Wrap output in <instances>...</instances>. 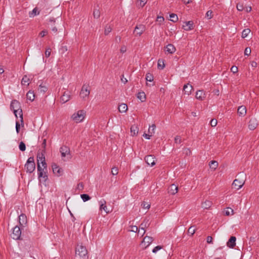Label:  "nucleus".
<instances>
[{"instance_id":"nucleus-1","label":"nucleus","mask_w":259,"mask_h":259,"mask_svg":"<svg viewBox=\"0 0 259 259\" xmlns=\"http://www.w3.org/2000/svg\"><path fill=\"white\" fill-rule=\"evenodd\" d=\"M20 103L17 100H13L11 103V108L13 110L14 113L17 116V113L19 112V115L20 118V121L22 126L24 125L23 113L21 109H20Z\"/></svg>"},{"instance_id":"nucleus-2","label":"nucleus","mask_w":259,"mask_h":259,"mask_svg":"<svg viewBox=\"0 0 259 259\" xmlns=\"http://www.w3.org/2000/svg\"><path fill=\"white\" fill-rule=\"evenodd\" d=\"M76 255H78L82 259H88L89 257L88 250L85 247L81 245H77L75 249Z\"/></svg>"},{"instance_id":"nucleus-3","label":"nucleus","mask_w":259,"mask_h":259,"mask_svg":"<svg viewBox=\"0 0 259 259\" xmlns=\"http://www.w3.org/2000/svg\"><path fill=\"white\" fill-rule=\"evenodd\" d=\"M24 166L27 172L32 173L35 168L34 158L33 157L28 158Z\"/></svg>"},{"instance_id":"nucleus-4","label":"nucleus","mask_w":259,"mask_h":259,"mask_svg":"<svg viewBox=\"0 0 259 259\" xmlns=\"http://www.w3.org/2000/svg\"><path fill=\"white\" fill-rule=\"evenodd\" d=\"M85 112L84 110H79L72 114L71 118L76 123L81 122L84 118Z\"/></svg>"},{"instance_id":"nucleus-5","label":"nucleus","mask_w":259,"mask_h":259,"mask_svg":"<svg viewBox=\"0 0 259 259\" xmlns=\"http://www.w3.org/2000/svg\"><path fill=\"white\" fill-rule=\"evenodd\" d=\"M11 237L15 240H19L20 239L21 235V230L19 226H15L13 229V231L11 234Z\"/></svg>"},{"instance_id":"nucleus-6","label":"nucleus","mask_w":259,"mask_h":259,"mask_svg":"<svg viewBox=\"0 0 259 259\" xmlns=\"http://www.w3.org/2000/svg\"><path fill=\"white\" fill-rule=\"evenodd\" d=\"M37 170L38 171V178H42L43 179H44V181H46V180L47 179V178H48L47 172H46L47 167L44 168V167L41 166L40 165L37 164Z\"/></svg>"},{"instance_id":"nucleus-7","label":"nucleus","mask_w":259,"mask_h":259,"mask_svg":"<svg viewBox=\"0 0 259 259\" xmlns=\"http://www.w3.org/2000/svg\"><path fill=\"white\" fill-rule=\"evenodd\" d=\"M145 30L146 27L144 25L139 24L135 27L134 32L136 36H141Z\"/></svg>"},{"instance_id":"nucleus-8","label":"nucleus","mask_w":259,"mask_h":259,"mask_svg":"<svg viewBox=\"0 0 259 259\" xmlns=\"http://www.w3.org/2000/svg\"><path fill=\"white\" fill-rule=\"evenodd\" d=\"M37 165L40 164H42V166L44 168L47 167V164L46 162L45 157L43 153H38L37 155Z\"/></svg>"},{"instance_id":"nucleus-9","label":"nucleus","mask_w":259,"mask_h":259,"mask_svg":"<svg viewBox=\"0 0 259 259\" xmlns=\"http://www.w3.org/2000/svg\"><path fill=\"white\" fill-rule=\"evenodd\" d=\"M90 94V91L89 89V86L85 84L83 85L80 93V97L84 99L85 98L88 97Z\"/></svg>"},{"instance_id":"nucleus-10","label":"nucleus","mask_w":259,"mask_h":259,"mask_svg":"<svg viewBox=\"0 0 259 259\" xmlns=\"http://www.w3.org/2000/svg\"><path fill=\"white\" fill-rule=\"evenodd\" d=\"M60 152L62 157H65L66 156H69L67 157V159H69L70 158V149L67 146H64L61 147L60 149Z\"/></svg>"},{"instance_id":"nucleus-11","label":"nucleus","mask_w":259,"mask_h":259,"mask_svg":"<svg viewBox=\"0 0 259 259\" xmlns=\"http://www.w3.org/2000/svg\"><path fill=\"white\" fill-rule=\"evenodd\" d=\"M52 167L54 174L57 176L59 177L62 175L63 170L61 168H60L57 164L53 163Z\"/></svg>"},{"instance_id":"nucleus-12","label":"nucleus","mask_w":259,"mask_h":259,"mask_svg":"<svg viewBox=\"0 0 259 259\" xmlns=\"http://www.w3.org/2000/svg\"><path fill=\"white\" fill-rule=\"evenodd\" d=\"M145 161L148 165L152 166L155 164V158L153 155H149L146 156Z\"/></svg>"},{"instance_id":"nucleus-13","label":"nucleus","mask_w":259,"mask_h":259,"mask_svg":"<svg viewBox=\"0 0 259 259\" xmlns=\"http://www.w3.org/2000/svg\"><path fill=\"white\" fill-rule=\"evenodd\" d=\"M244 184V182L243 181L235 179L232 183V186L234 189L239 190L242 188Z\"/></svg>"},{"instance_id":"nucleus-14","label":"nucleus","mask_w":259,"mask_h":259,"mask_svg":"<svg viewBox=\"0 0 259 259\" xmlns=\"http://www.w3.org/2000/svg\"><path fill=\"white\" fill-rule=\"evenodd\" d=\"M258 125V122L255 118H252L248 122V128L250 130H254Z\"/></svg>"},{"instance_id":"nucleus-15","label":"nucleus","mask_w":259,"mask_h":259,"mask_svg":"<svg viewBox=\"0 0 259 259\" xmlns=\"http://www.w3.org/2000/svg\"><path fill=\"white\" fill-rule=\"evenodd\" d=\"M178 191V187L175 184H172L167 189L168 193L170 195L176 194Z\"/></svg>"},{"instance_id":"nucleus-16","label":"nucleus","mask_w":259,"mask_h":259,"mask_svg":"<svg viewBox=\"0 0 259 259\" xmlns=\"http://www.w3.org/2000/svg\"><path fill=\"white\" fill-rule=\"evenodd\" d=\"M100 203V210L101 211L104 210L106 213H108L110 212V211L108 209L107 206L106 205V202L105 200L102 199L99 201Z\"/></svg>"},{"instance_id":"nucleus-17","label":"nucleus","mask_w":259,"mask_h":259,"mask_svg":"<svg viewBox=\"0 0 259 259\" xmlns=\"http://www.w3.org/2000/svg\"><path fill=\"white\" fill-rule=\"evenodd\" d=\"M70 99V95L69 92H65L61 96L60 100L62 103L64 104L68 101Z\"/></svg>"},{"instance_id":"nucleus-18","label":"nucleus","mask_w":259,"mask_h":259,"mask_svg":"<svg viewBox=\"0 0 259 259\" xmlns=\"http://www.w3.org/2000/svg\"><path fill=\"white\" fill-rule=\"evenodd\" d=\"M183 29L186 31H190L193 29V22L192 21H189L185 22V25L183 26Z\"/></svg>"},{"instance_id":"nucleus-19","label":"nucleus","mask_w":259,"mask_h":259,"mask_svg":"<svg viewBox=\"0 0 259 259\" xmlns=\"http://www.w3.org/2000/svg\"><path fill=\"white\" fill-rule=\"evenodd\" d=\"M206 97V94L202 90H199L196 93V98L199 100H203Z\"/></svg>"},{"instance_id":"nucleus-20","label":"nucleus","mask_w":259,"mask_h":259,"mask_svg":"<svg viewBox=\"0 0 259 259\" xmlns=\"http://www.w3.org/2000/svg\"><path fill=\"white\" fill-rule=\"evenodd\" d=\"M236 238L235 237H231L227 243V246L230 248H233L236 245Z\"/></svg>"},{"instance_id":"nucleus-21","label":"nucleus","mask_w":259,"mask_h":259,"mask_svg":"<svg viewBox=\"0 0 259 259\" xmlns=\"http://www.w3.org/2000/svg\"><path fill=\"white\" fill-rule=\"evenodd\" d=\"M193 90V87L189 84H185L183 88V91L185 94L189 95L191 94L192 90Z\"/></svg>"},{"instance_id":"nucleus-22","label":"nucleus","mask_w":259,"mask_h":259,"mask_svg":"<svg viewBox=\"0 0 259 259\" xmlns=\"http://www.w3.org/2000/svg\"><path fill=\"white\" fill-rule=\"evenodd\" d=\"M237 112L239 116H244L246 113V107L245 106H239L238 108Z\"/></svg>"},{"instance_id":"nucleus-23","label":"nucleus","mask_w":259,"mask_h":259,"mask_svg":"<svg viewBox=\"0 0 259 259\" xmlns=\"http://www.w3.org/2000/svg\"><path fill=\"white\" fill-rule=\"evenodd\" d=\"M19 221L20 225L23 226L27 223V217L24 214H21L19 217Z\"/></svg>"},{"instance_id":"nucleus-24","label":"nucleus","mask_w":259,"mask_h":259,"mask_svg":"<svg viewBox=\"0 0 259 259\" xmlns=\"http://www.w3.org/2000/svg\"><path fill=\"white\" fill-rule=\"evenodd\" d=\"M153 238L150 236H146L144 237L143 243L146 244V248L149 245L153 242Z\"/></svg>"},{"instance_id":"nucleus-25","label":"nucleus","mask_w":259,"mask_h":259,"mask_svg":"<svg viewBox=\"0 0 259 259\" xmlns=\"http://www.w3.org/2000/svg\"><path fill=\"white\" fill-rule=\"evenodd\" d=\"M166 52L169 54H172L176 51V48L172 44H168L166 47Z\"/></svg>"},{"instance_id":"nucleus-26","label":"nucleus","mask_w":259,"mask_h":259,"mask_svg":"<svg viewBox=\"0 0 259 259\" xmlns=\"http://www.w3.org/2000/svg\"><path fill=\"white\" fill-rule=\"evenodd\" d=\"M149 220H147L146 221V220L144 221V222H143L141 225H140V229L142 231V233H141L142 236H143V235L145 233V228L149 226V223H148Z\"/></svg>"},{"instance_id":"nucleus-27","label":"nucleus","mask_w":259,"mask_h":259,"mask_svg":"<svg viewBox=\"0 0 259 259\" xmlns=\"http://www.w3.org/2000/svg\"><path fill=\"white\" fill-rule=\"evenodd\" d=\"M127 110V106L124 103H121L118 106V111L120 113H125Z\"/></svg>"},{"instance_id":"nucleus-28","label":"nucleus","mask_w":259,"mask_h":259,"mask_svg":"<svg viewBox=\"0 0 259 259\" xmlns=\"http://www.w3.org/2000/svg\"><path fill=\"white\" fill-rule=\"evenodd\" d=\"M139 128L137 125H133L131 127V133L132 136H136L138 134Z\"/></svg>"},{"instance_id":"nucleus-29","label":"nucleus","mask_w":259,"mask_h":259,"mask_svg":"<svg viewBox=\"0 0 259 259\" xmlns=\"http://www.w3.org/2000/svg\"><path fill=\"white\" fill-rule=\"evenodd\" d=\"M219 165L218 162L215 160H212L210 161L209 165L210 168L213 170H215Z\"/></svg>"},{"instance_id":"nucleus-30","label":"nucleus","mask_w":259,"mask_h":259,"mask_svg":"<svg viewBox=\"0 0 259 259\" xmlns=\"http://www.w3.org/2000/svg\"><path fill=\"white\" fill-rule=\"evenodd\" d=\"M27 99L31 101H33L35 98V95L33 92L29 91L26 94Z\"/></svg>"},{"instance_id":"nucleus-31","label":"nucleus","mask_w":259,"mask_h":259,"mask_svg":"<svg viewBox=\"0 0 259 259\" xmlns=\"http://www.w3.org/2000/svg\"><path fill=\"white\" fill-rule=\"evenodd\" d=\"M29 81V78L27 75H24L22 79L21 83L23 85H28Z\"/></svg>"},{"instance_id":"nucleus-32","label":"nucleus","mask_w":259,"mask_h":259,"mask_svg":"<svg viewBox=\"0 0 259 259\" xmlns=\"http://www.w3.org/2000/svg\"><path fill=\"white\" fill-rule=\"evenodd\" d=\"M212 202L210 201L206 200L202 204V207L204 209H208L211 207Z\"/></svg>"},{"instance_id":"nucleus-33","label":"nucleus","mask_w":259,"mask_h":259,"mask_svg":"<svg viewBox=\"0 0 259 259\" xmlns=\"http://www.w3.org/2000/svg\"><path fill=\"white\" fill-rule=\"evenodd\" d=\"M137 98L141 101V102H144L146 100V95L144 92H140L138 93Z\"/></svg>"},{"instance_id":"nucleus-34","label":"nucleus","mask_w":259,"mask_h":259,"mask_svg":"<svg viewBox=\"0 0 259 259\" xmlns=\"http://www.w3.org/2000/svg\"><path fill=\"white\" fill-rule=\"evenodd\" d=\"M39 14V12L38 11L37 8H35L33 9V10L29 12V17H34L35 16Z\"/></svg>"},{"instance_id":"nucleus-35","label":"nucleus","mask_w":259,"mask_h":259,"mask_svg":"<svg viewBox=\"0 0 259 259\" xmlns=\"http://www.w3.org/2000/svg\"><path fill=\"white\" fill-rule=\"evenodd\" d=\"M251 31H250V29H249V28H246V29H245L243 30V31L242 32V37L244 38L245 37H246L248 34L250 33Z\"/></svg>"},{"instance_id":"nucleus-36","label":"nucleus","mask_w":259,"mask_h":259,"mask_svg":"<svg viewBox=\"0 0 259 259\" xmlns=\"http://www.w3.org/2000/svg\"><path fill=\"white\" fill-rule=\"evenodd\" d=\"M233 209L231 208L228 207L224 211L225 214L227 216H229L233 214Z\"/></svg>"},{"instance_id":"nucleus-37","label":"nucleus","mask_w":259,"mask_h":259,"mask_svg":"<svg viewBox=\"0 0 259 259\" xmlns=\"http://www.w3.org/2000/svg\"><path fill=\"white\" fill-rule=\"evenodd\" d=\"M112 27L111 25L107 24L105 26L104 34L105 35H108L112 30Z\"/></svg>"},{"instance_id":"nucleus-38","label":"nucleus","mask_w":259,"mask_h":259,"mask_svg":"<svg viewBox=\"0 0 259 259\" xmlns=\"http://www.w3.org/2000/svg\"><path fill=\"white\" fill-rule=\"evenodd\" d=\"M156 128V125L154 124H153L151 126H150L148 129V133L151 134L152 136L155 133V130Z\"/></svg>"},{"instance_id":"nucleus-39","label":"nucleus","mask_w":259,"mask_h":259,"mask_svg":"<svg viewBox=\"0 0 259 259\" xmlns=\"http://www.w3.org/2000/svg\"><path fill=\"white\" fill-rule=\"evenodd\" d=\"M80 197L84 202L87 201L91 199V197L88 194H83L80 195Z\"/></svg>"},{"instance_id":"nucleus-40","label":"nucleus","mask_w":259,"mask_h":259,"mask_svg":"<svg viewBox=\"0 0 259 259\" xmlns=\"http://www.w3.org/2000/svg\"><path fill=\"white\" fill-rule=\"evenodd\" d=\"M47 90L48 88L46 86L42 85V84L39 85L38 88V91L40 93H45V92H47Z\"/></svg>"},{"instance_id":"nucleus-41","label":"nucleus","mask_w":259,"mask_h":259,"mask_svg":"<svg viewBox=\"0 0 259 259\" xmlns=\"http://www.w3.org/2000/svg\"><path fill=\"white\" fill-rule=\"evenodd\" d=\"M170 20L174 22H176L178 20V17L175 14H171L169 15Z\"/></svg>"},{"instance_id":"nucleus-42","label":"nucleus","mask_w":259,"mask_h":259,"mask_svg":"<svg viewBox=\"0 0 259 259\" xmlns=\"http://www.w3.org/2000/svg\"><path fill=\"white\" fill-rule=\"evenodd\" d=\"M93 15L95 18H99L100 16V12L99 9H95L93 12Z\"/></svg>"},{"instance_id":"nucleus-43","label":"nucleus","mask_w":259,"mask_h":259,"mask_svg":"<svg viewBox=\"0 0 259 259\" xmlns=\"http://www.w3.org/2000/svg\"><path fill=\"white\" fill-rule=\"evenodd\" d=\"M146 79L147 81L151 82L153 80V77L151 74L148 73L146 75Z\"/></svg>"},{"instance_id":"nucleus-44","label":"nucleus","mask_w":259,"mask_h":259,"mask_svg":"<svg viewBox=\"0 0 259 259\" xmlns=\"http://www.w3.org/2000/svg\"><path fill=\"white\" fill-rule=\"evenodd\" d=\"M19 148L21 151H24L26 149V146L24 143L21 142L19 145Z\"/></svg>"},{"instance_id":"nucleus-45","label":"nucleus","mask_w":259,"mask_h":259,"mask_svg":"<svg viewBox=\"0 0 259 259\" xmlns=\"http://www.w3.org/2000/svg\"><path fill=\"white\" fill-rule=\"evenodd\" d=\"M212 11H211V10H209L206 13V15H205V16L208 19H210L212 18L213 17V14H212Z\"/></svg>"},{"instance_id":"nucleus-46","label":"nucleus","mask_w":259,"mask_h":259,"mask_svg":"<svg viewBox=\"0 0 259 259\" xmlns=\"http://www.w3.org/2000/svg\"><path fill=\"white\" fill-rule=\"evenodd\" d=\"M195 232V230L194 229L193 226L190 227L188 230V233L189 234H190L191 236H192Z\"/></svg>"},{"instance_id":"nucleus-47","label":"nucleus","mask_w":259,"mask_h":259,"mask_svg":"<svg viewBox=\"0 0 259 259\" xmlns=\"http://www.w3.org/2000/svg\"><path fill=\"white\" fill-rule=\"evenodd\" d=\"M236 8L238 11H242L244 9L243 5L242 4L238 3L236 5Z\"/></svg>"},{"instance_id":"nucleus-48","label":"nucleus","mask_w":259,"mask_h":259,"mask_svg":"<svg viewBox=\"0 0 259 259\" xmlns=\"http://www.w3.org/2000/svg\"><path fill=\"white\" fill-rule=\"evenodd\" d=\"M138 231V233H140V230H138V228L136 226H131V229L130 230V231L133 232H137Z\"/></svg>"},{"instance_id":"nucleus-49","label":"nucleus","mask_w":259,"mask_h":259,"mask_svg":"<svg viewBox=\"0 0 259 259\" xmlns=\"http://www.w3.org/2000/svg\"><path fill=\"white\" fill-rule=\"evenodd\" d=\"M164 67V64L163 61H161L160 60H158V68L159 69H162Z\"/></svg>"},{"instance_id":"nucleus-50","label":"nucleus","mask_w":259,"mask_h":259,"mask_svg":"<svg viewBox=\"0 0 259 259\" xmlns=\"http://www.w3.org/2000/svg\"><path fill=\"white\" fill-rule=\"evenodd\" d=\"M218 121L215 119H212L210 122V124L212 127H215L217 125Z\"/></svg>"},{"instance_id":"nucleus-51","label":"nucleus","mask_w":259,"mask_h":259,"mask_svg":"<svg viewBox=\"0 0 259 259\" xmlns=\"http://www.w3.org/2000/svg\"><path fill=\"white\" fill-rule=\"evenodd\" d=\"M251 53V49L250 48H246L244 51V55L246 56H249Z\"/></svg>"},{"instance_id":"nucleus-52","label":"nucleus","mask_w":259,"mask_h":259,"mask_svg":"<svg viewBox=\"0 0 259 259\" xmlns=\"http://www.w3.org/2000/svg\"><path fill=\"white\" fill-rule=\"evenodd\" d=\"M118 168L116 167H114L112 168L111 173L113 175H116L118 174Z\"/></svg>"},{"instance_id":"nucleus-53","label":"nucleus","mask_w":259,"mask_h":259,"mask_svg":"<svg viewBox=\"0 0 259 259\" xmlns=\"http://www.w3.org/2000/svg\"><path fill=\"white\" fill-rule=\"evenodd\" d=\"M162 248V246H159V245H158V246H156V247H155L153 250H152V252L154 253H156L158 250H159L160 249H161Z\"/></svg>"},{"instance_id":"nucleus-54","label":"nucleus","mask_w":259,"mask_h":259,"mask_svg":"<svg viewBox=\"0 0 259 259\" xmlns=\"http://www.w3.org/2000/svg\"><path fill=\"white\" fill-rule=\"evenodd\" d=\"M51 48H49L48 49H46V52H45V56L46 57H50V55H51Z\"/></svg>"},{"instance_id":"nucleus-55","label":"nucleus","mask_w":259,"mask_h":259,"mask_svg":"<svg viewBox=\"0 0 259 259\" xmlns=\"http://www.w3.org/2000/svg\"><path fill=\"white\" fill-rule=\"evenodd\" d=\"M175 142L176 143H181V137L179 136H177L175 138Z\"/></svg>"},{"instance_id":"nucleus-56","label":"nucleus","mask_w":259,"mask_h":259,"mask_svg":"<svg viewBox=\"0 0 259 259\" xmlns=\"http://www.w3.org/2000/svg\"><path fill=\"white\" fill-rule=\"evenodd\" d=\"M142 205L143 206V207L146 209H149L150 207V204H149L148 203L144 202Z\"/></svg>"},{"instance_id":"nucleus-57","label":"nucleus","mask_w":259,"mask_h":259,"mask_svg":"<svg viewBox=\"0 0 259 259\" xmlns=\"http://www.w3.org/2000/svg\"><path fill=\"white\" fill-rule=\"evenodd\" d=\"M20 128V125L18 121H16V131L17 134L19 133Z\"/></svg>"},{"instance_id":"nucleus-58","label":"nucleus","mask_w":259,"mask_h":259,"mask_svg":"<svg viewBox=\"0 0 259 259\" xmlns=\"http://www.w3.org/2000/svg\"><path fill=\"white\" fill-rule=\"evenodd\" d=\"M184 153L187 155H189L191 154V150H190V149L189 148H185L184 150Z\"/></svg>"},{"instance_id":"nucleus-59","label":"nucleus","mask_w":259,"mask_h":259,"mask_svg":"<svg viewBox=\"0 0 259 259\" xmlns=\"http://www.w3.org/2000/svg\"><path fill=\"white\" fill-rule=\"evenodd\" d=\"M231 71L233 73H235L238 72V68L236 66H233L231 68Z\"/></svg>"},{"instance_id":"nucleus-60","label":"nucleus","mask_w":259,"mask_h":259,"mask_svg":"<svg viewBox=\"0 0 259 259\" xmlns=\"http://www.w3.org/2000/svg\"><path fill=\"white\" fill-rule=\"evenodd\" d=\"M48 33V31L47 30H42L41 31L40 33H39V35L41 36V37H44Z\"/></svg>"},{"instance_id":"nucleus-61","label":"nucleus","mask_w":259,"mask_h":259,"mask_svg":"<svg viewBox=\"0 0 259 259\" xmlns=\"http://www.w3.org/2000/svg\"><path fill=\"white\" fill-rule=\"evenodd\" d=\"M138 2H140V5L143 7L145 6V5L147 3V0H138Z\"/></svg>"},{"instance_id":"nucleus-62","label":"nucleus","mask_w":259,"mask_h":259,"mask_svg":"<svg viewBox=\"0 0 259 259\" xmlns=\"http://www.w3.org/2000/svg\"><path fill=\"white\" fill-rule=\"evenodd\" d=\"M120 51L121 53H124L126 51V47L125 46H123L121 47Z\"/></svg>"},{"instance_id":"nucleus-63","label":"nucleus","mask_w":259,"mask_h":259,"mask_svg":"<svg viewBox=\"0 0 259 259\" xmlns=\"http://www.w3.org/2000/svg\"><path fill=\"white\" fill-rule=\"evenodd\" d=\"M83 184L82 183H80L77 185V188L78 190H82L83 189Z\"/></svg>"},{"instance_id":"nucleus-64","label":"nucleus","mask_w":259,"mask_h":259,"mask_svg":"<svg viewBox=\"0 0 259 259\" xmlns=\"http://www.w3.org/2000/svg\"><path fill=\"white\" fill-rule=\"evenodd\" d=\"M206 241L208 243H211L212 242V238L211 236H208L206 239Z\"/></svg>"}]
</instances>
